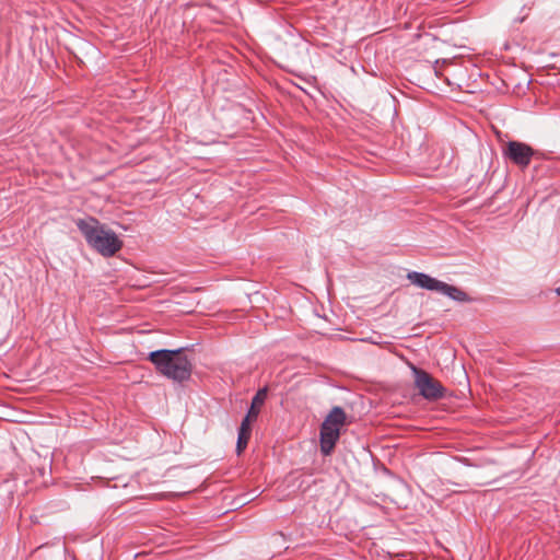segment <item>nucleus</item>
<instances>
[{
  "label": "nucleus",
  "mask_w": 560,
  "mask_h": 560,
  "mask_svg": "<svg viewBox=\"0 0 560 560\" xmlns=\"http://www.w3.org/2000/svg\"><path fill=\"white\" fill-rule=\"evenodd\" d=\"M77 226L88 244L105 257L114 256L122 247V242L116 233L94 218L80 219L77 221Z\"/></svg>",
  "instance_id": "obj_2"
},
{
  "label": "nucleus",
  "mask_w": 560,
  "mask_h": 560,
  "mask_svg": "<svg viewBox=\"0 0 560 560\" xmlns=\"http://www.w3.org/2000/svg\"><path fill=\"white\" fill-rule=\"evenodd\" d=\"M256 419H257V417H255V412H247V415L245 416V418L243 419V421L241 423L238 432L250 434V432H252L250 422L255 421Z\"/></svg>",
  "instance_id": "obj_9"
},
{
  "label": "nucleus",
  "mask_w": 560,
  "mask_h": 560,
  "mask_svg": "<svg viewBox=\"0 0 560 560\" xmlns=\"http://www.w3.org/2000/svg\"><path fill=\"white\" fill-rule=\"evenodd\" d=\"M407 279L419 288L441 292L442 294L447 295L456 301H468V296L464 291L435 278H432L429 275L411 271L407 275Z\"/></svg>",
  "instance_id": "obj_4"
},
{
  "label": "nucleus",
  "mask_w": 560,
  "mask_h": 560,
  "mask_svg": "<svg viewBox=\"0 0 560 560\" xmlns=\"http://www.w3.org/2000/svg\"><path fill=\"white\" fill-rule=\"evenodd\" d=\"M419 388V395L423 398L434 401L442 397H444L447 394L448 387H418Z\"/></svg>",
  "instance_id": "obj_7"
},
{
  "label": "nucleus",
  "mask_w": 560,
  "mask_h": 560,
  "mask_svg": "<svg viewBox=\"0 0 560 560\" xmlns=\"http://www.w3.org/2000/svg\"><path fill=\"white\" fill-rule=\"evenodd\" d=\"M249 438H250V434L238 432L237 443H236L237 454H241L246 448Z\"/></svg>",
  "instance_id": "obj_10"
},
{
  "label": "nucleus",
  "mask_w": 560,
  "mask_h": 560,
  "mask_svg": "<svg viewBox=\"0 0 560 560\" xmlns=\"http://www.w3.org/2000/svg\"><path fill=\"white\" fill-rule=\"evenodd\" d=\"M258 494L256 492L246 494V498L244 500V503L252 501L254 498H256Z\"/></svg>",
  "instance_id": "obj_11"
},
{
  "label": "nucleus",
  "mask_w": 560,
  "mask_h": 560,
  "mask_svg": "<svg viewBox=\"0 0 560 560\" xmlns=\"http://www.w3.org/2000/svg\"><path fill=\"white\" fill-rule=\"evenodd\" d=\"M555 292L560 296V287L556 288Z\"/></svg>",
  "instance_id": "obj_12"
},
{
  "label": "nucleus",
  "mask_w": 560,
  "mask_h": 560,
  "mask_svg": "<svg viewBox=\"0 0 560 560\" xmlns=\"http://www.w3.org/2000/svg\"><path fill=\"white\" fill-rule=\"evenodd\" d=\"M346 420V412L339 406H335L324 419L320 425V452L323 455L328 456L334 451Z\"/></svg>",
  "instance_id": "obj_3"
},
{
  "label": "nucleus",
  "mask_w": 560,
  "mask_h": 560,
  "mask_svg": "<svg viewBox=\"0 0 560 560\" xmlns=\"http://www.w3.org/2000/svg\"><path fill=\"white\" fill-rule=\"evenodd\" d=\"M409 366L411 381L413 382V385H440V383H434L431 375L428 374L424 370L418 369L412 364H409Z\"/></svg>",
  "instance_id": "obj_6"
},
{
  "label": "nucleus",
  "mask_w": 560,
  "mask_h": 560,
  "mask_svg": "<svg viewBox=\"0 0 560 560\" xmlns=\"http://www.w3.org/2000/svg\"><path fill=\"white\" fill-rule=\"evenodd\" d=\"M156 372L174 382H185L192 371V360L184 349H160L148 354Z\"/></svg>",
  "instance_id": "obj_1"
},
{
  "label": "nucleus",
  "mask_w": 560,
  "mask_h": 560,
  "mask_svg": "<svg viewBox=\"0 0 560 560\" xmlns=\"http://www.w3.org/2000/svg\"><path fill=\"white\" fill-rule=\"evenodd\" d=\"M268 394V387H260L254 396L248 412H255V417H258L260 407L264 405Z\"/></svg>",
  "instance_id": "obj_8"
},
{
  "label": "nucleus",
  "mask_w": 560,
  "mask_h": 560,
  "mask_svg": "<svg viewBox=\"0 0 560 560\" xmlns=\"http://www.w3.org/2000/svg\"><path fill=\"white\" fill-rule=\"evenodd\" d=\"M504 153L513 163L524 168L530 163L534 150L526 143L510 141Z\"/></svg>",
  "instance_id": "obj_5"
}]
</instances>
